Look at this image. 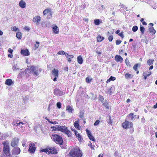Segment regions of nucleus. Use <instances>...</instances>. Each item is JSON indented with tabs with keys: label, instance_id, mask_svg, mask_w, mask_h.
<instances>
[{
	"label": "nucleus",
	"instance_id": "nucleus-36",
	"mask_svg": "<svg viewBox=\"0 0 157 157\" xmlns=\"http://www.w3.org/2000/svg\"><path fill=\"white\" fill-rule=\"evenodd\" d=\"M138 28L136 26H134L132 28V30L134 32H135L138 30Z\"/></svg>",
	"mask_w": 157,
	"mask_h": 157
},
{
	"label": "nucleus",
	"instance_id": "nucleus-15",
	"mask_svg": "<svg viewBox=\"0 0 157 157\" xmlns=\"http://www.w3.org/2000/svg\"><path fill=\"white\" fill-rule=\"evenodd\" d=\"M41 18L39 16H36L34 17L33 21L34 22L39 23L40 21Z\"/></svg>",
	"mask_w": 157,
	"mask_h": 157
},
{
	"label": "nucleus",
	"instance_id": "nucleus-49",
	"mask_svg": "<svg viewBox=\"0 0 157 157\" xmlns=\"http://www.w3.org/2000/svg\"><path fill=\"white\" fill-rule=\"evenodd\" d=\"M99 122H100V121L99 120H97L94 123V126H96V125H98L99 123Z\"/></svg>",
	"mask_w": 157,
	"mask_h": 157
},
{
	"label": "nucleus",
	"instance_id": "nucleus-40",
	"mask_svg": "<svg viewBox=\"0 0 157 157\" xmlns=\"http://www.w3.org/2000/svg\"><path fill=\"white\" fill-rule=\"evenodd\" d=\"M77 137H78V139L79 141H81L82 140V138L80 134L78 135V136H77Z\"/></svg>",
	"mask_w": 157,
	"mask_h": 157
},
{
	"label": "nucleus",
	"instance_id": "nucleus-16",
	"mask_svg": "<svg viewBox=\"0 0 157 157\" xmlns=\"http://www.w3.org/2000/svg\"><path fill=\"white\" fill-rule=\"evenodd\" d=\"M19 6L22 8H25L26 6L25 2L23 0H21L19 2Z\"/></svg>",
	"mask_w": 157,
	"mask_h": 157
},
{
	"label": "nucleus",
	"instance_id": "nucleus-18",
	"mask_svg": "<svg viewBox=\"0 0 157 157\" xmlns=\"http://www.w3.org/2000/svg\"><path fill=\"white\" fill-rule=\"evenodd\" d=\"M49 154H56L57 153V150L53 147H51L49 149Z\"/></svg>",
	"mask_w": 157,
	"mask_h": 157
},
{
	"label": "nucleus",
	"instance_id": "nucleus-52",
	"mask_svg": "<svg viewBox=\"0 0 157 157\" xmlns=\"http://www.w3.org/2000/svg\"><path fill=\"white\" fill-rule=\"evenodd\" d=\"M39 42H36V44L35 45V47L36 48H37L39 47Z\"/></svg>",
	"mask_w": 157,
	"mask_h": 157
},
{
	"label": "nucleus",
	"instance_id": "nucleus-20",
	"mask_svg": "<svg viewBox=\"0 0 157 157\" xmlns=\"http://www.w3.org/2000/svg\"><path fill=\"white\" fill-rule=\"evenodd\" d=\"M78 62L80 64H82L83 62V59L81 56H79L77 57Z\"/></svg>",
	"mask_w": 157,
	"mask_h": 157
},
{
	"label": "nucleus",
	"instance_id": "nucleus-53",
	"mask_svg": "<svg viewBox=\"0 0 157 157\" xmlns=\"http://www.w3.org/2000/svg\"><path fill=\"white\" fill-rule=\"evenodd\" d=\"M112 87H111L109 90H108L107 92L108 93L110 94H111V93L112 92Z\"/></svg>",
	"mask_w": 157,
	"mask_h": 157
},
{
	"label": "nucleus",
	"instance_id": "nucleus-38",
	"mask_svg": "<svg viewBox=\"0 0 157 157\" xmlns=\"http://www.w3.org/2000/svg\"><path fill=\"white\" fill-rule=\"evenodd\" d=\"M66 52H64V51H59L58 52V54L59 55H65V54Z\"/></svg>",
	"mask_w": 157,
	"mask_h": 157
},
{
	"label": "nucleus",
	"instance_id": "nucleus-5",
	"mask_svg": "<svg viewBox=\"0 0 157 157\" xmlns=\"http://www.w3.org/2000/svg\"><path fill=\"white\" fill-rule=\"evenodd\" d=\"M122 127L123 128L127 129L128 128H131L132 132H133V128H132V123L128 121H126L125 122L122 124Z\"/></svg>",
	"mask_w": 157,
	"mask_h": 157
},
{
	"label": "nucleus",
	"instance_id": "nucleus-57",
	"mask_svg": "<svg viewBox=\"0 0 157 157\" xmlns=\"http://www.w3.org/2000/svg\"><path fill=\"white\" fill-rule=\"evenodd\" d=\"M13 69L14 70H15L17 69H18V68H17V65H14L13 66Z\"/></svg>",
	"mask_w": 157,
	"mask_h": 157
},
{
	"label": "nucleus",
	"instance_id": "nucleus-11",
	"mask_svg": "<svg viewBox=\"0 0 157 157\" xmlns=\"http://www.w3.org/2000/svg\"><path fill=\"white\" fill-rule=\"evenodd\" d=\"M86 132L87 134V135L89 139L90 140L94 141H95V139L94 138V137L91 135V132L89 130L87 129L86 130Z\"/></svg>",
	"mask_w": 157,
	"mask_h": 157
},
{
	"label": "nucleus",
	"instance_id": "nucleus-56",
	"mask_svg": "<svg viewBox=\"0 0 157 157\" xmlns=\"http://www.w3.org/2000/svg\"><path fill=\"white\" fill-rule=\"evenodd\" d=\"M29 71V68H26L25 71V74H28Z\"/></svg>",
	"mask_w": 157,
	"mask_h": 157
},
{
	"label": "nucleus",
	"instance_id": "nucleus-47",
	"mask_svg": "<svg viewBox=\"0 0 157 157\" xmlns=\"http://www.w3.org/2000/svg\"><path fill=\"white\" fill-rule=\"evenodd\" d=\"M84 113L82 111H81L80 112V114L79 115V117L80 118H82L83 117Z\"/></svg>",
	"mask_w": 157,
	"mask_h": 157
},
{
	"label": "nucleus",
	"instance_id": "nucleus-45",
	"mask_svg": "<svg viewBox=\"0 0 157 157\" xmlns=\"http://www.w3.org/2000/svg\"><path fill=\"white\" fill-rule=\"evenodd\" d=\"M121 42V41L120 40H117L116 41V44L117 45H119Z\"/></svg>",
	"mask_w": 157,
	"mask_h": 157
},
{
	"label": "nucleus",
	"instance_id": "nucleus-26",
	"mask_svg": "<svg viewBox=\"0 0 157 157\" xmlns=\"http://www.w3.org/2000/svg\"><path fill=\"white\" fill-rule=\"evenodd\" d=\"M79 120H78L77 121H76L74 123V125L75 127L76 128L78 129L79 128V122H78Z\"/></svg>",
	"mask_w": 157,
	"mask_h": 157
},
{
	"label": "nucleus",
	"instance_id": "nucleus-48",
	"mask_svg": "<svg viewBox=\"0 0 157 157\" xmlns=\"http://www.w3.org/2000/svg\"><path fill=\"white\" fill-rule=\"evenodd\" d=\"M138 65L137 64H135L133 67V69L135 71H136L137 70Z\"/></svg>",
	"mask_w": 157,
	"mask_h": 157
},
{
	"label": "nucleus",
	"instance_id": "nucleus-1",
	"mask_svg": "<svg viewBox=\"0 0 157 157\" xmlns=\"http://www.w3.org/2000/svg\"><path fill=\"white\" fill-rule=\"evenodd\" d=\"M69 154L71 157H81L82 155V154L78 147L72 149L70 151Z\"/></svg>",
	"mask_w": 157,
	"mask_h": 157
},
{
	"label": "nucleus",
	"instance_id": "nucleus-3",
	"mask_svg": "<svg viewBox=\"0 0 157 157\" xmlns=\"http://www.w3.org/2000/svg\"><path fill=\"white\" fill-rule=\"evenodd\" d=\"M3 145V151L4 153L6 155L9 156V147L8 144V143L7 141L4 142L2 143Z\"/></svg>",
	"mask_w": 157,
	"mask_h": 157
},
{
	"label": "nucleus",
	"instance_id": "nucleus-50",
	"mask_svg": "<svg viewBox=\"0 0 157 157\" xmlns=\"http://www.w3.org/2000/svg\"><path fill=\"white\" fill-rule=\"evenodd\" d=\"M109 120L108 121V123L109 124H112L113 122V119H111V117L110 116L109 117Z\"/></svg>",
	"mask_w": 157,
	"mask_h": 157
},
{
	"label": "nucleus",
	"instance_id": "nucleus-23",
	"mask_svg": "<svg viewBox=\"0 0 157 157\" xmlns=\"http://www.w3.org/2000/svg\"><path fill=\"white\" fill-rule=\"evenodd\" d=\"M149 30L150 32L152 34H155L156 32L155 30L153 27H149Z\"/></svg>",
	"mask_w": 157,
	"mask_h": 157
},
{
	"label": "nucleus",
	"instance_id": "nucleus-13",
	"mask_svg": "<svg viewBox=\"0 0 157 157\" xmlns=\"http://www.w3.org/2000/svg\"><path fill=\"white\" fill-rule=\"evenodd\" d=\"M18 139L17 138H14L12 140L11 145L13 147L16 145L18 143Z\"/></svg>",
	"mask_w": 157,
	"mask_h": 157
},
{
	"label": "nucleus",
	"instance_id": "nucleus-55",
	"mask_svg": "<svg viewBox=\"0 0 157 157\" xmlns=\"http://www.w3.org/2000/svg\"><path fill=\"white\" fill-rule=\"evenodd\" d=\"M73 57H74V56L73 55H71L70 57H69V58L68 59V61L70 62H71V59Z\"/></svg>",
	"mask_w": 157,
	"mask_h": 157
},
{
	"label": "nucleus",
	"instance_id": "nucleus-6",
	"mask_svg": "<svg viewBox=\"0 0 157 157\" xmlns=\"http://www.w3.org/2000/svg\"><path fill=\"white\" fill-rule=\"evenodd\" d=\"M36 147L33 143H31L29 146V151L30 152L33 153L34 152Z\"/></svg>",
	"mask_w": 157,
	"mask_h": 157
},
{
	"label": "nucleus",
	"instance_id": "nucleus-8",
	"mask_svg": "<svg viewBox=\"0 0 157 157\" xmlns=\"http://www.w3.org/2000/svg\"><path fill=\"white\" fill-rule=\"evenodd\" d=\"M20 152V149L18 147H14L12 151L13 154L15 155H18Z\"/></svg>",
	"mask_w": 157,
	"mask_h": 157
},
{
	"label": "nucleus",
	"instance_id": "nucleus-61",
	"mask_svg": "<svg viewBox=\"0 0 157 157\" xmlns=\"http://www.w3.org/2000/svg\"><path fill=\"white\" fill-rule=\"evenodd\" d=\"M65 56H66V57L68 59L69 58V57H70L71 55H69L67 53H66L65 54Z\"/></svg>",
	"mask_w": 157,
	"mask_h": 157
},
{
	"label": "nucleus",
	"instance_id": "nucleus-39",
	"mask_svg": "<svg viewBox=\"0 0 157 157\" xmlns=\"http://www.w3.org/2000/svg\"><path fill=\"white\" fill-rule=\"evenodd\" d=\"M140 30L142 33V34H143L144 33V31L145 30L143 26H140Z\"/></svg>",
	"mask_w": 157,
	"mask_h": 157
},
{
	"label": "nucleus",
	"instance_id": "nucleus-54",
	"mask_svg": "<svg viewBox=\"0 0 157 157\" xmlns=\"http://www.w3.org/2000/svg\"><path fill=\"white\" fill-rule=\"evenodd\" d=\"M74 132H75V135L76 136V137L78 136V135L80 134L79 133H78V132L75 130H74Z\"/></svg>",
	"mask_w": 157,
	"mask_h": 157
},
{
	"label": "nucleus",
	"instance_id": "nucleus-31",
	"mask_svg": "<svg viewBox=\"0 0 157 157\" xmlns=\"http://www.w3.org/2000/svg\"><path fill=\"white\" fill-rule=\"evenodd\" d=\"M125 78L127 79L131 78H132V76L131 74L128 73H126L125 75Z\"/></svg>",
	"mask_w": 157,
	"mask_h": 157
},
{
	"label": "nucleus",
	"instance_id": "nucleus-14",
	"mask_svg": "<svg viewBox=\"0 0 157 157\" xmlns=\"http://www.w3.org/2000/svg\"><path fill=\"white\" fill-rule=\"evenodd\" d=\"M115 59L117 62H121L123 61V58L120 55H116L115 57Z\"/></svg>",
	"mask_w": 157,
	"mask_h": 157
},
{
	"label": "nucleus",
	"instance_id": "nucleus-58",
	"mask_svg": "<svg viewBox=\"0 0 157 157\" xmlns=\"http://www.w3.org/2000/svg\"><path fill=\"white\" fill-rule=\"evenodd\" d=\"M143 76H144V79L146 80L147 79V76L146 75V72H144L143 74Z\"/></svg>",
	"mask_w": 157,
	"mask_h": 157
},
{
	"label": "nucleus",
	"instance_id": "nucleus-51",
	"mask_svg": "<svg viewBox=\"0 0 157 157\" xmlns=\"http://www.w3.org/2000/svg\"><path fill=\"white\" fill-rule=\"evenodd\" d=\"M57 107L60 109L61 107V103L59 102H58L56 104Z\"/></svg>",
	"mask_w": 157,
	"mask_h": 157
},
{
	"label": "nucleus",
	"instance_id": "nucleus-64",
	"mask_svg": "<svg viewBox=\"0 0 157 157\" xmlns=\"http://www.w3.org/2000/svg\"><path fill=\"white\" fill-rule=\"evenodd\" d=\"M151 72H149L147 73L146 72V75L147 76H149L151 75Z\"/></svg>",
	"mask_w": 157,
	"mask_h": 157
},
{
	"label": "nucleus",
	"instance_id": "nucleus-59",
	"mask_svg": "<svg viewBox=\"0 0 157 157\" xmlns=\"http://www.w3.org/2000/svg\"><path fill=\"white\" fill-rule=\"evenodd\" d=\"M24 29L26 30H27L28 31H29L30 30V29L29 28H28V27L27 26H25L24 28Z\"/></svg>",
	"mask_w": 157,
	"mask_h": 157
},
{
	"label": "nucleus",
	"instance_id": "nucleus-22",
	"mask_svg": "<svg viewBox=\"0 0 157 157\" xmlns=\"http://www.w3.org/2000/svg\"><path fill=\"white\" fill-rule=\"evenodd\" d=\"M53 32L56 34L58 33H59V29H58L56 25H54L52 27Z\"/></svg>",
	"mask_w": 157,
	"mask_h": 157
},
{
	"label": "nucleus",
	"instance_id": "nucleus-27",
	"mask_svg": "<svg viewBox=\"0 0 157 157\" xmlns=\"http://www.w3.org/2000/svg\"><path fill=\"white\" fill-rule=\"evenodd\" d=\"M135 116H136V115H134V114L132 113H131L128 115V117L130 118V120H134V118Z\"/></svg>",
	"mask_w": 157,
	"mask_h": 157
},
{
	"label": "nucleus",
	"instance_id": "nucleus-10",
	"mask_svg": "<svg viewBox=\"0 0 157 157\" xmlns=\"http://www.w3.org/2000/svg\"><path fill=\"white\" fill-rule=\"evenodd\" d=\"M64 127L65 128H62L61 132H65L66 134L68 135V136H71V132L67 129L66 127L64 126Z\"/></svg>",
	"mask_w": 157,
	"mask_h": 157
},
{
	"label": "nucleus",
	"instance_id": "nucleus-4",
	"mask_svg": "<svg viewBox=\"0 0 157 157\" xmlns=\"http://www.w3.org/2000/svg\"><path fill=\"white\" fill-rule=\"evenodd\" d=\"M30 72L36 76H38L39 74V72H41V69H38V68L33 66L30 67Z\"/></svg>",
	"mask_w": 157,
	"mask_h": 157
},
{
	"label": "nucleus",
	"instance_id": "nucleus-60",
	"mask_svg": "<svg viewBox=\"0 0 157 157\" xmlns=\"http://www.w3.org/2000/svg\"><path fill=\"white\" fill-rule=\"evenodd\" d=\"M122 38L124 37V35L122 33H121L118 34Z\"/></svg>",
	"mask_w": 157,
	"mask_h": 157
},
{
	"label": "nucleus",
	"instance_id": "nucleus-9",
	"mask_svg": "<svg viewBox=\"0 0 157 157\" xmlns=\"http://www.w3.org/2000/svg\"><path fill=\"white\" fill-rule=\"evenodd\" d=\"M54 94L56 95L62 96L63 95L64 93L59 89L56 88L54 90Z\"/></svg>",
	"mask_w": 157,
	"mask_h": 157
},
{
	"label": "nucleus",
	"instance_id": "nucleus-30",
	"mask_svg": "<svg viewBox=\"0 0 157 157\" xmlns=\"http://www.w3.org/2000/svg\"><path fill=\"white\" fill-rule=\"evenodd\" d=\"M40 151L41 152H44L46 153L47 154H49V149L45 148L41 150Z\"/></svg>",
	"mask_w": 157,
	"mask_h": 157
},
{
	"label": "nucleus",
	"instance_id": "nucleus-43",
	"mask_svg": "<svg viewBox=\"0 0 157 157\" xmlns=\"http://www.w3.org/2000/svg\"><path fill=\"white\" fill-rule=\"evenodd\" d=\"M92 79H90L88 77H87L86 79V81L87 83H90Z\"/></svg>",
	"mask_w": 157,
	"mask_h": 157
},
{
	"label": "nucleus",
	"instance_id": "nucleus-44",
	"mask_svg": "<svg viewBox=\"0 0 157 157\" xmlns=\"http://www.w3.org/2000/svg\"><path fill=\"white\" fill-rule=\"evenodd\" d=\"M113 39V36L112 35H110L108 37V40L110 41H111Z\"/></svg>",
	"mask_w": 157,
	"mask_h": 157
},
{
	"label": "nucleus",
	"instance_id": "nucleus-35",
	"mask_svg": "<svg viewBox=\"0 0 157 157\" xmlns=\"http://www.w3.org/2000/svg\"><path fill=\"white\" fill-rule=\"evenodd\" d=\"M103 104L106 107L107 109H109V106L107 102L105 101L103 103Z\"/></svg>",
	"mask_w": 157,
	"mask_h": 157
},
{
	"label": "nucleus",
	"instance_id": "nucleus-62",
	"mask_svg": "<svg viewBox=\"0 0 157 157\" xmlns=\"http://www.w3.org/2000/svg\"><path fill=\"white\" fill-rule=\"evenodd\" d=\"M8 52L9 53H12L13 52V50L12 49H11V48H9L8 49Z\"/></svg>",
	"mask_w": 157,
	"mask_h": 157
},
{
	"label": "nucleus",
	"instance_id": "nucleus-25",
	"mask_svg": "<svg viewBox=\"0 0 157 157\" xmlns=\"http://www.w3.org/2000/svg\"><path fill=\"white\" fill-rule=\"evenodd\" d=\"M66 110L68 111L69 113H72V111H73V109L71 106L68 105L67 107Z\"/></svg>",
	"mask_w": 157,
	"mask_h": 157
},
{
	"label": "nucleus",
	"instance_id": "nucleus-29",
	"mask_svg": "<svg viewBox=\"0 0 157 157\" xmlns=\"http://www.w3.org/2000/svg\"><path fill=\"white\" fill-rule=\"evenodd\" d=\"M115 79H116L115 77L111 76L110 77V78H109V79L107 80L106 82L107 83H108V82H109L110 81H111V80L114 81Z\"/></svg>",
	"mask_w": 157,
	"mask_h": 157
},
{
	"label": "nucleus",
	"instance_id": "nucleus-28",
	"mask_svg": "<svg viewBox=\"0 0 157 157\" xmlns=\"http://www.w3.org/2000/svg\"><path fill=\"white\" fill-rule=\"evenodd\" d=\"M21 33L19 32V31L17 32L16 33V37L19 39H21Z\"/></svg>",
	"mask_w": 157,
	"mask_h": 157
},
{
	"label": "nucleus",
	"instance_id": "nucleus-63",
	"mask_svg": "<svg viewBox=\"0 0 157 157\" xmlns=\"http://www.w3.org/2000/svg\"><path fill=\"white\" fill-rule=\"evenodd\" d=\"M141 41L143 42H145L146 43V44L147 43V41L146 40L142 39L141 40Z\"/></svg>",
	"mask_w": 157,
	"mask_h": 157
},
{
	"label": "nucleus",
	"instance_id": "nucleus-2",
	"mask_svg": "<svg viewBox=\"0 0 157 157\" xmlns=\"http://www.w3.org/2000/svg\"><path fill=\"white\" fill-rule=\"evenodd\" d=\"M52 138L57 144L61 145L62 144L63 140L62 137L57 134H54L52 135Z\"/></svg>",
	"mask_w": 157,
	"mask_h": 157
},
{
	"label": "nucleus",
	"instance_id": "nucleus-41",
	"mask_svg": "<svg viewBox=\"0 0 157 157\" xmlns=\"http://www.w3.org/2000/svg\"><path fill=\"white\" fill-rule=\"evenodd\" d=\"M16 124H17V125H19V126L21 128L23 127V126L22 125L24 124L22 122H19V123H17Z\"/></svg>",
	"mask_w": 157,
	"mask_h": 157
},
{
	"label": "nucleus",
	"instance_id": "nucleus-21",
	"mask_svg": "<svg viewBox=\"0 0 157 157\" xmlns=\"http://www.w3.org/2000/svg\"><path fill=\"white\" fill-rule=\"evenodd\" d=\"M13 83V82L11 79H7L5 82V84L8 86L11 85Z\"/></svg>",
	"mask_w": 157,
	"mask_h": 157
},
{
	"label": "nucleus",
	"instance_id": "nucleus-34",
	"mask_svg": "<svg viewBox=\"0 0 157 157\" xmlns=\"http://www.w3.org/2000/svg\"><path fill=\"white\" fill-rule=\"evenodd\" d=\"M11 29L15 31H19V29L18 28L16 27L15 26H13L11 27Z\"/></svg>",
	"mask_w": 157,
	"mask_h": 157
},
{
	"label": "nucleus",
	"instance_id": "nucleus-24",
	"mask_svg": "<svg viewBox=\"0 0 157 157\" xmlns=\"http://www.w3.org/2000/svg\"><path fill=\"white\" fill-rule=\"evenodd\" d=\"M154 61V60L153 59H149L147 61V64L149 66L153 64Z\"/></svg>",
	"mask_w": 157,
	"mask_h": 157
},
{
	"label": "nucleus",
	"instance_id": "nucleus-46",
	"mask_svg": "<svg viewBox=\"0 0 157 157\" xmlns=\"http://www.w3.org/2000/svg\"><path fill=\"white\" fill-rule=\"evenodd\" d=\"M99 100L101 101V102H102L104 100V98H103L102 96L101 95H99Z\"/></svg>",
	"mask_w": 157,
	"mask_h": 157
},
{
	"label": "nucleus",
	"instance_id": "nucleus-37",
	"mask_svg": "<svg viewBox=\"0 0 157 157\" xmlns=\"http://www.w3.org/2000/svg\"><path fill=\"white\" fill-rule=\"evenodd\" d=\"M27 141L26 139H23L22 141V144L24 147L25 146V144H26Z\"/></svg>",
	"mask_w": 157,
	"mask_h": 157
},
{
	"label": "nucleus",
	"instance_id": "nucleus-33",
	"mask_svg": "<svg viewBox=\"0 0 157 157\" xmlns=\"http://www.w3.org/2000/svg\"><path fill=\"white\" fill-rule=\"evenodd\" d=\"M100 20L99 19H96L94 21V23L96 25H98L100 24Z\"/></svg>",
	"mask_w": 157,
	"mask_h": 157
},
{
	"label": "nucleus",
	"instance_id": "nucleus-17",
	"mask_svg": "<svg viewBox=\"0 0 157 157\" xmlns=\"http://www.w3.org/2000/svg\"><path fill=\"white\" fill-rule=\"evenodd\" d=\"M21 54L25 56H28L29 55V52L28 49H26L21 50Z\"/></svg>",
	"mask_w": 157,
	"mask_h": 157
},
{
	"label": "nucleus",
	"instance_id": "nucleus-32",
	"mask_svg": "<svg viewBox=\"0 0 157 157\" xmlns=\"http://www.w3.org/2000/svg\"><path fill=\"white\" fill-rule=\"evenodd\" d=\"M97 41L98 42H100L104 38L101 36H98L97 37Z\"/></svg>",
	"mask_w": 157,
	"mask_h": 157
},
{
	"label": "nucleus",
	"instance_id": "nucleus-12",
	"mask_svg": "<svg viewBox=\"0 0 157 157\" xmlns=\"http://www.w3.org/2000/svg\"><path fill=\"white\" fill-rule=\"evenodd\" d=\"M47 14H48L51 16L52 13L51 12V10L50 9H47L45 10L43 12V14L44 15H45Z\"/></svg>",
	"mask_w": 157,
	"mask_h": 157
},
{
	"label": "nucleus",
	"instance_id": "nucleus-19",
	"mask_svg": "<svg viewBox=\"0 0 157 157\" xmlns=\"http://www.w3.org/2000/svg\"><path fill=\"white\" fill-rule=\"evenodd\" d=\"M59 71L57 70L54 69L52 71V74L55 77H58Z\"/></svg>",
	"mask_w": 157,
	"mask_h": 157
},
{
	"label": "nucleus",
	"instance_id": "nucleus-7",
	"mask_svg": "<svg viewBox=\"0 0 157 157\" xmlns=\"http://www.w3.org/2000/svg\"><path fill=\"white\" fill-rule=\"evenodd\" d=\"M53 129V130L56 131H61L63 128H65L64 126H59L56 125L54 126H52L51 127Z\"/></svg>",
	"mask_w": 157,
	"mask_h": 157
},
{
	"label": "nucleus",
	"instance_id": "nucleus-42",
	"mask_svg": "<svg viewBox=\"0 0 157 157\" xmlns=\"http://www.w3.org/2000/svg\"><path fill=\"white\" fill-rule=\"evenodd\" d=\"M125 62L127 66H131L130 62L127 59L125 60Z\"/></svg>",
	"mask_w": 157,
	"mask_h": 157
}]
</instances>
